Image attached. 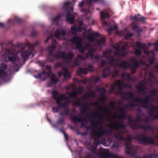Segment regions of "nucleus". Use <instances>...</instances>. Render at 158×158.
<instances>
[{
	"mask_svg": "<svg viewBox=\"0 0 158 158\" xmlns=\"http://www.w3.org/2000/svg\"><path fill=\"white\" fill-rule=\"evenodd\" d=\"M60 114L61 115H66L68 116L70 115V110L68 108L64 109L60 113Z\"/></svg>",
	"mask_w": 158,
	"mask_h": 158,
	"instance_id": "38",
	"label": "nucleus"
},
{
	"mask_svg": "<svg viewBox=\"0 0 158 158\" xmlns=\"http://www.w3.org/2000/svg\"><path fill=\"white\" fill-rule=\"evenodd\" d=\"M61 65V63L59 62H57L55 64L54 68L57 69L60 67Z\"/></svg>",
	"mask_w": 158,
	"mask_h": 158,
	"instance_id": "64",
	"label": "nucleus"
},
{
	"mask_svg": "<svg viewBox=\"0 0 158 158\" xmlns=\"http://www.w3.org/2000/svg\"><path fill=\"white\" fill-rule=\"evenodd\" d=\"M158 157V155L156 154H150L147 153L144 154L143 156V158H156Z\"/></svg>",
	"mask_w": 158,
	"mask_h": 158,
	"instance_id": "33",
	"label": "nucleus"
},
{
	"mask_svg": "<svg viewBox=\"0 0 158 158\" xmlns=\"http://www.w3.org/2000/svg\"><path fill=\"white\" fill-rule=\"evenodd\" d=\"M93 53H91L89 52L86 54L85 55V58H87L89 57H90L92 60L93 59Z\"/></svg>",
	"mask_w": 158,
	"mask_h": 158,
	"instance_id": "56",
	"label": "nucleus"
},
{
	"mask_svg": "<svg viewBox=\"0 0 158 158\" xmlns=\"http://www.w3.org/2000/svg\"><path fill=\"white\" fill-rule=\"evenodd\" d=\"M124 134L123 131H119L114 134V137L115 138L119 140H123L124 139L123 137Z\"/></svg>",
	"mask_w": 158,
	"mask_h": 158,
	"instance_id": "25",
	"label": "nucleus"
},
{
	"mask_svg": "<svg viewBox=\"0 0 158 158\" xmlns=\"http://www.w3.org/2000/svg\"><path fill=\"white\" fill-rule=\"evenodd\" d=\"M51 83L52 84H56L59 81L58 78L54 76H51L50 77Z\"/></svg>",
	"mask_w": 158,
	"mask_h": 158,
	"instance_id": "37",
	"label": "nucleus"
},
{
	"mask_svg": "<svg viewBox=\"0 0 158 158\" xmlns=\"http://www.w3.org/2000/svg\"><path fill=\"white\" fill-rule=\"evenodd\" d=\"M107 63L105 60H102L101 61L100 66L101 67H104L107 64Z\"/></svg>",
	"mask_w": 158,
	"mask_h": 158,
	"instance_id": "57",
	"label": "nucleus"
},
{
	"mask_svg": "<svg viewBox=\"0 0 158 158\" xmlns=\"http://www.w3.org/2000/svg\"><path fill=\"white\" fill-rule=\"evenodd\" d=\"M83 91V87H80L78 88L77 91H74L72 92H66L65 93V94L68 95L67 98H74L77 97L78 93L79 94H81Z\"/></svg>",
	"mask_w": 158,
	"mask_h": 158,
	"instance_id": "14",
	"label": "nucleus"
},
{
	"mask_svg": "<svg viewBox=\"0 0 158 158\" xmlns=\"http://www.w3.org/2000/svg\"><path fill=\"white\" fill-rule=\"evenodd\" d=\"M87 38L88 40L91 42L93 41L94 40V38L92 34L88 35L87 37Z\"/></svg>",
	"mask_w": 158,
	"mask_h": 158,
	"instance_id": "52",
	"label": "nucleus"
},
{
	"mask_svg": "<svg viewBox=\"0 0 158 158\" xmlns=\"http://www.w3.org/2000/svg\"><path fill=\"white\" fill-rule=\"evenodd\" d=\"M133 127L135 128H141L144 131L149 130L152 132L154 131V128L152 127L151 125H141L139 126L138 125L135 124L134 126Z\"/></svg>",
	"mask_w": 158,
	"mask_h": 158,
	"instance_id": "20",
	"label": "nucleus"
},
{
	"mask_svg": "<svg viewBox=\"0 0 158 158\" xmlns=\"http://www.w3.org/2000/svg\"><path fill=\"white\" fill-rule=\"evenodd\" d=\"M74 104L77 106H82L83 108H81V111L83 112V114H85L86 115L84 117L86 119L87 118H88V117H89V115L88 114L87 115V113H89L88 112L89 111V106L88 103H83V102H82L81 100L80 99H77L74 102Z\"/></svg>",
	"mask_w": 158,
	"mask_h": 158,
	"instance_id": "6",
	"label": "nucleus"
},
{
	"mask_svg": "<svg viewBox=\"0 0 158 158\" xmlns=\"http://www.w3.org/2000/svg\"><path fill=\"white\" fill-rule=\"evenodd\" d=\"M71 29L72 33L73 35L76 34L77 33V31L79 30V28L75 26L71 27Z\"/></svg>",
	"mask_w": 158,
	"mask_h": 158,
	"instance_id": "36",
	"label": "nucleus"
},
{
	"mask_svg": "<svg viewBox=\"0 0 158 158\" xmlns=\"http://www.w3.org/2000/svg\"><path fill=\"white\" fill-rule=\"evenodd\" d=\"M138 113L137 116V117L136 118H135L131 117V115L129 116L128 119L129 126L133 130H136L139 129V128H135L133 127L134 126L135 124H136L139 126H140L138 123H137L138 122H140L141 121V116L140 114L141 113V110L140 109L138 110Z\"/></svg>",
	"mask_w": 158,
	"mask_h": 158,
	"instance_id": "5",
	"label": "nucleus"
},
{
	"mask_svg": "<svg viewBox=\"0 0 158 158\" xmlns=\"http://www.w3.org/2000/svg\"><path fill=\"white\" fill-rule=\"evenodd\" d=\"M99 100L102 103H105L106 101L107 100V97H100V98L99 99Z\"/></svg>",
	"mask_w": 158,
	"mask_h": 158,
	"instance_id": "62",
	"label": "nucleus"
},
{
	"mask_svg": "<svg viewBox=\"0 0 158 158\" xmlns=\"http://www.w3.org/2000/svg\"><path fill=\"white\" fill-rule=\"evenodd\" d=\"M61 17V15H60L59 14L55 17L54 18H52V20L53 22H56L59 19H60Z\"/></svg>",
	"mask_w": 158,
	"mask_h": 158,
	"instance_id": "49",
	"label": "nucleus"
},
{
	"mask_svg": "<svg viewBox=\"0 0 158 158\" xmlns=\"http://www.w3.org/2000/svg\"><path fill=\"white\" fill-rule=\"evenodd\" d=\"M134 34L131 33H127L125 36V38L126 39H128L129 38H131L133 35Z\"/></svg>",
	"mask_w": 158,
	"mask_h": 158,
	"instance_id": "54",
	"label": "nucleus"
},
{
	"mask_svg": "<svg viewBox=\"0 0 158 158\" xmlns=\"http://www.w3.org/2000/svg\"><path fill=\"white\" fill-rule=\"evenodd\" d=\"M97 131L94 129L92 131L93 135L96 137H101L102 136V132L104 130V128L102 126H100L96 128Z\"/></svg>",
	"mask_w": 158,
	"mask_h": 158,
	"instance_id": "16",
	"label": "nucleus"
},
{
	"mask_svg": "<svg viewBox=\"0 0 158 158\" xmlns=\"http://www.w3.org/2000/svg\"><path fill=\"white\" fill-rule=\"evenodd\" d=\"M135 54L136 56H140L142 54L141 51V50L139 49H135Z\"/></svg>",
	"mask_w": 158,
	"mask_h": 158,
	"instance_id": "46",
	"label": "nucleus"
},
{
	"mask_svg": "<svg viewBox=\"0 0 158 158\" xmlns=\"http://www.w3.org/2000/svg\"><path fill=\"white\" fill-rule=\"evenodd\" d=\"M136 45L138 48H139L143 49L144 50L147 49V48L145 44H142L141 42L137 41L136 43Z\"/></svg>",
	"mask_w": 158,
	"mask_h": 158,
	"instance_id": "32",
	"label": "nucleus"
},
{
	"mask_svg": "<svg viewBox=\"0 0 158 158\" xmlns=\"http://www.w3.org/2000/svg\"><path fill=\"white\" fill-rule=\"evenodd\" d=\"M136 88L138 92H142L143 94H144L145 93V89L146 88L145 82L143 81L139 82L136 86Z\"/></svg>",
	"mask_w": 158,
	"mask_h": 158,
	"instance_id": "19",
	"label": "nucleus"
},
{
	"mask_svg": "<svg viewBox=\"0 0 158 158\" xmlns=\"http://www.w3.org/2000/svg\"><path fill=\"white\" fill-rule=\"evenodd\" d=\"M78 60L77 58L76 59H75L74 62L73 63V66H74L75 65L79 66L80 65V63L79 61Z\"/></svg>",
	"mask_w": 158,
	"mask_h": 158,
	"instance_id": "60",
	"label": "nucleus"
},
{
	"mask_svg": "<svg viewBox=\"0 0 158 158\" xmlns=\"http://www.w3.org/2000/svg\"><path fill=\"white\" fill-rule=\"evenodd\" d=\"M128 95L129 98L131 100H133L134 101L137 102V101L135 100V98H135L134 94L130 91H127V92L126 95Z\"/></svg>",
	"mask_w": 158,
	"mask_h": 158,
	"instance_id": "34",
	"label": "nucleus"
},
{
	"mask_svg": "<svg viewBox=\"0 0 158 158\" xmlns=\"http://www.w3.org/2000/svg\"><path fill=\"white\" fill-rule=\"evenodd\" d=\"M118 109L119 111L121 113V114L119 117L118 119H124L126 118V112L125 109L121 107H119L118 108Z\"/></svg>",
	"mask_w": 158,
	"mask_h": 158,
	"instance_id": "24",
	"label": "nucleus"
},
{
	"mask_svg": "<svg viewBox=\"0 0 158 158\" xmlns=\"http://www.w3.org/2000/svg\"><path fill=\"white\" fill-rule=\"evenodd\" d=\"M147 108H148L150 110V112L149 114V116L153 118V119H154L155 116L156 114H154V112H157V110L158 109V107H156L155 106L151 105L150 106L148 105Z\"/></svg>",
	"mask_w": 158,
	"mask_h": 158,
	"instance_id": "21",
	"label": "nucleus"
},
{
	"mask_svg": "<svg viewBox=\"0 0 158 158\" xmlns=\"http://www.w3.org/2000/svg\"><path fill=\"white\" fill-rule=\"evenodd\" d=\"M77 58L78 60H85L86 59L85 57L79 54H78Z\"/></svg>",
	"mask_w": 158,
	"mask_h": 158,
	"instance_id": "59",
	"label": "nucleus"
},
{
	"mask_svg": "<svg viewBox=\"0 0 158 158\" xmlns=\"http://www.w3.org/2000/svg\"><path fill=\"white\" fill-rule=\"evenodd\" d=\"M139 17L140 15L138 14L137 15H135L134 16L131 17V19L132 20H134L136 21H139Z\"/></svg>",
	"mask_w": 158,
	"mask_h": 158,
	"instance_id": "47",
	"label": "nucleus"
},
{
	"mask_svg": "<svg viewBox=\"0 0 158 158\" xmlns=\"http://www.w3.org/2000/svg\"><path fill=\"white\" fill-rule=\"evenodd\" d=\"M56 42V40L52 39V45L50 47L48 48V55L47 56L46 60L52 63L54 60V58L59 59H65V61L66 63H70L72 60L73 56V54L70 52L67 54L64 51H57L56 54H53V52L56 48L55 44Z\"/></svg>",
	"mask_w": 158,
	"mask_h": 158,
	"instance_id": "1",
	"label": "nucleus"
},
{
	"mask_svg": "<svg viewBox=\"0 0 158 158\" xmlns=\"http://www.w3.org/2000/svg\"><path fill=\"white\" fill-rule=\"evenodd\" d=\"M46 69L48 72V76L50 77L51 74H52V71L51 70V66L50 65H47L46 66Z\"/></svg>",
	"mask_w": 158,
	"mask_h": 158,
	"instance_id": "41",
	"label": "nucleus"
},
{
	"mask_svg": "<svg viewBox=\"0 0 158 158\" xmlns=\"http://www.w3.org/2000/svg\"><path fill=\"white\" fill-rule=\"evenodd\" d=\"M144 52L147 55H149V54H151L152 55H154V52L153 51H151L149 52L148 51V49L147 48V49L144 50Z\"/></svg>",
	"mask_w": 158,
	"mask_h": 158,
	"instance_id": "61",
	"label": "nucleus"
},
{
	"mask_svg": "<svg viewBox=\"0 0 158 158\" xmlns=\"http://www.w3.org/2000/svg\"><path fill=\"white\" fill-rule=\"evenodd\" d=\"M77 73L79 75L81 74H86L87 73V69L86 68H79L77 70Z\"/></svg>",
	"mask_w": 158,
	"mask_h": 158,
	"instance_id": "31",
	"label": "nucleus"
},
{
	"mask_svg": "<svg viewBox=\"0 0 158 158\" xmlns=\"http://www.w3.org/2000/svg\"><path fill=\"white\" fill-rule=\"evenodd\" d=\"M26 46L28 47V49L22 52L21 54V57L24 60L29 58L30 55L33 51V45L28 41H27L25 43L21 44H20V50L21 51L23 50Z\"/></svg>",
	"mask_w": 158,
	"mask_h": 158,
	"instance_id": "3",
	"label": "nucleus"
},
{
	"mask_svg": "<svg viewBox=\"0 0 158 158\" xmlns=\"http://www.w3.org/2000/svg\"><path fill=\"white\" fill-rule=\"evenodd\" d=\"M70 119L74 123H76L77 122H82L86 121V119L84 118H83L81 117H78L75 115H70Z\"/></svg>",
	"mask_w": 158,
	"mask_h": 158,
	"instance_id": "22",
	"label": "nucleus"
},
{
	"mask_svg": "<svg viewBox=\"0 0 158 158\" xmlns=\"http://www.w3.org/2000/svg\"><path fill=\"white\" fill-rule=\"evenodd\" d=\"M134 146L131 144L126 143L125 144V153L128 155H131L132 157L134 158H143L139 156H136V152L133 150Z\"/></svg>",
	"mask_w": 158,
	"mask_h": 158,
	"instance_id": "9",
	"label": "nucleus"
},
{
	"mask_svg": "<svg viewBox=\"0 0 158 158\" xmlns=\"http://www.w3.org/2000/svg\"><path fill=\"white\" fill-rule=\"evenodd\" d=\"M157 89H152L150 91V95L152 96H154L156 95L157 92Z\"/></svg>",
	"mask_w": 158,
	"mask_h": 158,
	"instance_id": "45",
	"label": "nucleus"
},
{
	"mask_svg": "<svg viewBox=\"0 0 158 158\" xmlns=\"http://www.w3.org/2000/svg\"><path fill=\"white\" fill-rule=\"evenodd\" d=\"M98 114V112H97L94 114L90 113H87V115H89V119L91 122V125L94 127L95 128H97L99 126H98L100 124V123L97 121H94V119H96L97 118L96 115Z\"/></svg>",
	"mask_w": 158,
	"mask_h": 158,
	"instance_id": "13",
	"label": "nucleus"
},
{
	"mask_svg": "<svg viewBox=\"0 0 158 158\" xmlns=\"http://www.w3.org/2000/svg\"><path fill=\"white\" fill-rule=\"evenodd\" d=\"M100 18L102 20H104L106 18H110V16L107 12H104L103 11L100 12Z\"/></svg>",
	"mask_w": 158,
	"mask_h": 158,
	"instance_id": "30",
	"label": "nucleus"
},
{
	"mask_svg": "<svg viewBox=\"0 0 158 158\" xmlns=\"http://www.w3.org/2000/svg\"><path fill=\"white\" fill-rule=\"evenodd\" d=\"M137 106V105L133 102H131L130 104H127L126 105V107L127 108L128 107L134 108Z\"/></svg>",
	"mask_w": 158,
	"mask_h": 158,
	"instance_id": "44",
	"label": "nucleus"
},
{
	"mask_svg": "<svg viewBox=\"0 0 158 158\" xmlns=\"http://www.w3.org/2000/svg\"><path fill=\"white\" fill-rule=\"evenodd\" d=\"M6 64L2 65L0 67V79L7 77V73L6 70L7 68Z\"/></svg>",
	"mask_w": 158,
	"mask_h": 158,
	"instance_id": "18",
	"label": "nucleus"
},
{
	"mask_svg": "<svg viewBox=\"0 0 158 158\" xmlns=\"http://www.w3.org/2000/svg\"><path fill=\"white\" fill-rule=\"evenodd\" d=\"M70 40L72 43L75 44V48L78 49L80 53H84L85 49L82 46V39L81 38L78 36H76L73 37Z\"/></svg>",
	"mask_w": 158,
	"mask_h": 158,
	"instance_id": "7",
	"label": "nucleus"
},
{
	"mask_svg": "<svg viewBox=\"0 0 158 158\" xmlns=\"http://www.w3.org/2000/svg\"><path fill=\"white\" fill-rule=\"evenodd\" d=\"M141 64L147 65L146 60L140 59L139 62L136 61L132 64H130V65L129 66V67L131 68V73L132 74L135 73L137 68L139 67Z\"/></svg>",
	"mask_w": 158,
	"mask_h": 158,
	"instance_id": "10",
	"label": "nucleus"
},
{
	"mask_svg": "<svg viewBox=\"0 0 158 158\" xmlns=\"http://www.w3.org/2000/svg\"><path fill=\"white\" fill-rule=\"evenodd\" d=\"M132 25L131 28L132 30L135 31H136L138 33H139L142 31V29L139 27L138 25H137L135 22H133L131 23Z\"/></svg>",
	"mask_w": 158,
	"mask_h": 158,
	"instance_id": "26",
	"label": "nucleus"
},
{
	"mask_svg": "<svg viewBox=\"0 0 158 158\" xmlns=\"http://www.w3.org/2000/svg\"><path fill=\"white\" fill-rule=\"evenodd\" d=\"M53 95V98L55 99L57 97V95L59 94V92L56 90H53L52 92Z\"/></svg>",
	"mask_w": 158,
	"mask_h": 158,
	"instance_id": "50",
	"label": "nucleus"
},
{
	"mask_svg": "<svg viewBox=\"0 0 158 158\" xmlns=\"http://www.w3.org/2000/svg\"><path fill=\"white\" fill-rule=\"evenodd\" d=\"M110 74V68L109 67L106 68L102 71V77L106 78Z\"/></svg>",
	"mask_w": 158,
	"mask_h": 158,
	"instance_id": "27",
	"label": "nucleus"
},
{
	"mask_svg": "<svg viewBox=\"0 0 158 158\" xmlns=\"http://www.w3.org/2000/svg\"><path fill=\"white\" fill-rule=\"evenodd\" d=\"M14 22L16 23H20L21 22L22 19L17 16L15 17L14 19Z\"/></svg>",
	"mask_w": 158,
	"mask_h": 158,
	"instance_id": "48",
	"label": "nucleus"
},
{
	"mask_svg": "<svg viewBox=\"0 0 158 158\" xmlns=\"http://www.w3.org/2000/svg\"><path fill=\"white\" fill-rule=\"evenodd\" d=\"M88 97H89V94L88 93H86L84 95H82L80 99L81 100H83L84 99H87Z\"/></svg>",
	"mask_w": 158,
	"mask_h": 158,
	"instance_id": "51",
	"label": "nucleus"
},
{
	"mask_svg": "<svg viewBox=\"0 0 158 158\" xmlns=\"http://www.w3.org/2000/svg\"><path fill=\"white\" fill-rule=\"evenodd\" d=\"M106 42L105 38L104 37H102L97 41V44L99 45H104Z\"/></svg>",
	"mask_w": 158,
	"mask_h": 158,
	"instance_id": "35",
	"label": "nucleus"
},
{
	"mask_svg": "<svg viewBox=\"0 0 158 158\" xmlns=\"http://www.w3.org/2000/svg\"><path fill=\"white\" fill-rule=\"evenodd\" d=\"M100 138L96 136L94 138V141L92 146L93 148H97V146L99 144V138Z\"/></svg>",
	"mask_w": 158,
	"mask_h": 158,
	"instance_id": "29",
	"label": "nucleus"
},
{
	"mask_svg": "<svg viewBox=\"0 0 158 158\" xmlns=\"http://www.w3.org/2000/svg\"><path fill=\"white\" fill-rule=\"evenodd\" d=\"M98 91H102V92L100 94V97H106L105 96V94L106 93V90L104 88L102 87L100 88H99L98 89Z\"/></svg>",
	"mask_w": 158,
	"mask_h": 158,
	"instance_id": "42",
	"label": "nucleus"
},
{
	"mask_svg": "<svg viewBox=\"0 0 158 158\" xmlns=\"http://www.w3.org/2000/svg\"><path fill=\"white\" fill-rule=\"evenodd\" d=\"M66 31L62 28H57L55 31V37L60 39V36H64L66 35Z\"/></svg>",
	"mask_w": 158,
	"mask_h": 158,
	"instance_id": "15",
	"label": "nucleus"
},
{
	"mask_svg": "<svg viewBox=\"0 0 158 158\" xmlns=\"http://www.w3.org/2000/svg\"><path fill=\"white\" fill-rule=\"evenodd\" d=\"M68 103L67 102H64L60 104V105L58 106V107L59 108L63 107L64 109H65L68 108Z\"/></svg>",
	"mask_w": 158,
	"mask_h": 158,
	"instance_id": "43",
	"label": "nucleus"
},
{
	"mask_svg": "<svg viewBox=\"0 0 158 158\" xmlns=\"http://www.w3.org/2000/svg\"><path fill=\"white\" fill-rule=\"evenodd\" d=\"M108 127L110 128L108 131V133L111 134L112 133L113 130H118L119 129H125L126 127V125L124 124L115 122L114 123H111L108 126Z\"/></svg>",
	"mask_w": 158,
	"mask_h": 158,
	"instance_id": "11",
	"label": "nucleus"
},
{
	"mask_svg": "<svg viewBox=\"0 0 158 158\" xmlns=\"http://www.w3.org/2000/svg\"><path fill=\"white\" fill-rule=\"evenodd\" d=\"M94 66L91 64H89L87 66V70H88L89 71L92 72L93 71Z\"/></svg>",
	"mask_w": 158,
	"mask_h": 158,
	"instance_id": "53",
	"label": "nucleus"
},
{
	"mask_svg": "<svg viewBox=\"0 0 158 158\" xmlns=\"http://www.w3.org/2000/svg\"><path fill=\"white\" fill-rule=\"evenodd\" d=\"M72 3L70 2H65L64 5V7L66 9H69V10L67 11L66 14V21L71 24L73 23L74 20V16L77 15L76 14H72L71 12L73 11V7H71Z\"/></svg>",
	"mask_w": 158,
	"mask_h": 158,
	"instance_id": "4",
	"label": "nucleus"
},
{
	"mask_svg": "<svg viewBox=\"0 0 158 158\" xmlns=\"http://www.w3.org/2000/svg\"><path fill=\"white\" fill-rule=\"evenodd\" d=\"M115 102H114L112 101L110 102L109 104V106L112 108H114L115 107Z\"/></svg>",
	"mask_w": 158,
	"mask_h": 158,
	"instance_id": "58",
	"label": "nucleus"
},
{
	"mask_svg": "<svg viewBox=\"0 0 158 158\" xmlns=\"http://www.w3.org/2000/svg\"><path fill=\"white\" fill-rule=\"evenodd\" d=\"M132 139H135L139 142V143L140 144L148 145H153L155 143V140L154 138L150 137L147 136H143L140 135H137L131 137L129 135L127 136L126 138H125L123 140H124L128 142V143H126L131 144Z\"/></svg>",
	"mask_w": 158,
	"mask_h": 158,
	"instance_id": "2",
	"label": "nucleus"
},
{
	"mask_svg": "<svg viewBox=\"0 0 158 158\" xmlns=\"http://www.w3.org/2000/svg\"><path fill=\"white\" fill-rule=\"evenodd\" d=\"M109 52L108 51H105L103 52L102 56L108 59L109 63L110 64H112L114 62L118 60V59H115L114 57L112 56H109L107 55Z\"/></svg>",
	"mask_w": 158,
	"mask_h": 158,
	"instance_id": "17",
	"label": "nucleus"
},
{
	"mask_svg": "<svg viewBox=\"0 0 158 158\" xmlns=\"http://www.w3.org/2000/svg\"><path fill=\"white\" fill-rule=\"evenodd\" d=\"M121 77L122 78H125L126 79H130L131 78V75L129 73H123L121 74Z\"/></svg>",
	"mask_w": 158,
	"mask_h": 158,
	"instance_id": "40",
	"label": "nucleus"
},
{
	"mask_svg": "<svg viewBox=\"0 0 158 158\" xmlns=\"http://www.w3.org/2000/svg\"><path fill=\"white\" fill-rule=\"evenodd\" d=\"M56 102L58 106L60 105L62 103L61 102L63 100H66V97L65 94H62L60 96L57 97L55 99Z\"/></svg>",
	"mask_w": 158,
	"mask_h": 158,
	"instance_id": "23",
	"label": "nucleus"
},
{
	"mask_svg": "<svg viewBox=\"0 0 158 158\" xmlns=\"http://www.w3.org/2000/svg\"><path fill=\"white\" fill-rule=\"evenodd\" d=\"M118 65L123 68L127 69L128 68L129 66L130 65V64L125 61H123L118 63Z\"/></svg>",
	"mask_w": 158,
	"mask_h": 158,
	"instance_id": "28",
	"label": "nucleus"
},
{
	"mask_svg": "<svg viewBox=\"0 0 158 158\" xmlns=\"http://www.w3.org/2000/svg\"><path fill=\"white\" fill-rule=\"evenodd\" d=\"M59 109H60L58 107H53L52 108V111L54 113L58 112L59 110Z\"/></svg>",
	"mask_w": 158,
	"mask_h": 158,
	"instance_id": "63",
	"label": "nucleus"
},
{
	"mask_svg": "<svg viewBox=\"0 0 158 158\" xmlns=\"http://www.w3.org/2000/svg\"><path fill=\"white\" fill-rule=\"evenodd\" d=\"M8 53L7 57L8 60L13 63L14 65L17 66L18 64L16 62H20V60L18 56L17 53L15 52L12 51L11 49H8L7 50Z\"/></svg>",
	"mask_w": 158,
	"mask_h": 158,
	"instance_id": "8",
	"label": "nucleus"
},
{
	"mask_svg": "<svg viewBox=\"0 0 158 158\" xmlns=\"http://www.w3.org/2000/svg\"><path fill=\"white\" fill-rule=\"evenodd\" d=\"M152 96L151 95H149L146 96L145 98L137 97L135 99L137 101V102L141 103L143 105L142 106L143 108L147 109L148 107V105H149V102L153 100Z\"/></svg>",
	"mask_w": 158,
	"mask_h": 158,
	"instance_id": "12",
	"label": "nucleus"
},
{
	"mask_svg": "<svg viewBox=\"0 0 158 158\" xmlns=\"http://www.w3.org/2000/svg\"><path fill=\"white\" fill-rule=\"evenodd\" d=\"M102 1V0H86V2L89 4L90 6L91 5L93 2H97L99 1Z\"/></svg>",
	"mask_w": 158,
	"mask_h": 158,
	"instance_id": "55",
	"label": "nucleus"
},
{
	"mask_svg": "<svg viewBox=\"0 0 158 158\" xmlns=\"http://www.w3.org/2000/svg\"><path fill=\"white\" fill-rule=\"evenodd\" d=\"M64 78L65 79H68L70 78L71 77V74L69 73L68 72L66 69H64Z\"/></svg>",
	"mask_w": 158,
	"mask_h": 158,
	"instance_id": "39",
	"label": "nucleus"
}]
</instances>
